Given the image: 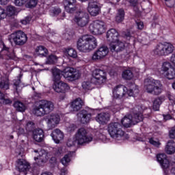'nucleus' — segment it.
I'll return each instance as SVG.
<instances>
[{"instance_id":"23","label":"nucleus","mask_w":175,"mask_h":175,"mask_svg":"<svg viewBox=\"0 0 175 175\" xmlns=\"http://www.w3.org/2000/svg\"><path fill=\"white\" fill-rule=\"evenodd\" d=\"M16 167L19 172H27V170H29L31 165H29V163L27 161L19 159L16 161Z\"/></svg>"},{"instance_id":"43","label":"nucleus","mask_w":175,"mask_h":175,"mask_svg":"<svg viewBox=\"0 0 175 175\" xmlns=\"http://www.w3.org/2000/svg\"><path fill=\"white\" fill-rule=\"evenodd\" d=\"M82 88L85 91H88L90 90H92L94 87H92V83L90 81H83L82 83Z\"/></svg>"},{"instance_id":"19","label":"nucleus","mask_w":175,"mask_h":175,"mask_svg":"<svg viewBox=\"0 0 175 175\" xmlns=\"http://www.w3.org/2000/svg\"><path fill=\"white\" fill-rule=\"evenodd\" d=\"M53 88L55 92H62V94H65V92H68L70 88L66 83L59 81L57 83H53Z\"/></svg>"},{"instance_id":"4","label":"nucleus","mask_w":175,"mask_h":175,"mask_svg":"<svg viewBox=\"0 0 175 175\" xmlns=\"http://www.w3.org/2000/svg\"><path fill=\"white\" fill-rule=\"evenodd\" d=\"M159 162L164 172L165 175H175V161H170L165 153H160L157 155Z\"/></svg>"},{"instance_id":"8","label":"nucleus","mask_w":175,"mask_h":175,"mask_svg":"<svg viewBox=\"0 0 175 175\" xmlns=\"http://www.w3.org/2000/svg\"><path fill=\"white\" fill-rule=\"evenodd\" d=\"M173 50H174L173 44L170 43H160L154 47L153 53L155 55H169V54H172L173 53Z\"/></svg>"},{"instance_id":"56","label":"nucleus","mask_w":175,"mask_h":175,"mask_svg":"<svg viewBox=\"0 0 175 175\" xmlns=\"http://www.w3.org/2000/svg\"><path fill=\"white\" fill-rule=\"evenodd\" d=\"M132 31L131 30H126V31H124L123 33V35L126 37V38H132V36H133L132 35Z\"/></svg>"},{"instance_id":"39","label":"nucleus","mask_w":175,"mask_h":175,"mask_svg":"<svg viewBox=\"0 0 175 175\" xmlns=\"http://www.w3.org/2000/svg\"><path fill=\"white\" fill-rule=\"evenodd\" d=\"M162 102L163 99L161 97L154 99L153 101V110H154V111H158V110H159V107L162 104Z\"/></svg>"},{"instance_id":"49","label":"nucleus","mask_w":175,"mask_h":175,"mask_svg":"<svg viewBox=\"0 0 175 175\" xmlns=\"http://www.w3.org/2000/svg\"><path fill=\"white\" fill-rule=\"evenodd\" d=\"M149 143L150 144H152V146H154L155 147H159V146H161V143H159V141L154 139V138L149 139Z\"/></svg>"},{"instance_id":"52","label":"nucleus","mask_w":175,"mask_h":175,"mask_svg":"<svg viewBox=\"0 0 175 175\" xmlns=\"http://www.w3.org/2000/svg\"><path fill=\"white\" fill-rule=\"evenodd\" d=\"M7 14L6 12H5V9L0 7V20L5 18Z\"/></svg>"},{"instance_id":"11","label":"nucleus","mask_w":175,"mask_h":175,"mask_svg":"<svg viewBox=\"0 0 175 175\" xmlns=\"http://www.w3.org/2000/svg\"><path fill=\"white\" fill-rule=\"evenodd\" d=\"M160 73L168 80L175 79V68L172 66L169 62H165L162 64Z\"/></svg>"},{"instance_id":"26","label":"nucleus","mask_w":175,"mask_h":175,"mask_svg":"<svg viewBox=\"0 0 175 175\" xmlns=\"http://www.w3.org/2000/svg\"><path fill=\"white\" fill-rule=\"evenodd\" d=\"M96 121L101 124V125L107 124L110 121V114L109 113H98L96 117Z\"/></svg>"},{"instance_id":"48","label":"nucleus","mask_w":175,"mask_h":175,"mask_svg":"<svg viewBox=\"0 0 175 175\" xmlns=\"http://www.w3.org/2000/svg\"><path fill=\"white\" fill-rule=\"evenodd\" d=\"M7 12L10 16H13L16 13V8L12 5H9L7 8Z\"/></svg>"},{"instance_id":"41","label":"nucleus","mask_w":175,"mask_h":175,"mask_svg":"<svg viewBox=\"0 0 175 175\" xmlns=\"http://www.w3.org/2000/svg\"><path fill=\"white\" fill-rule=\"evenodd\" d=\"M66 53L71 58H77V51H76L73 48L66 49Z\"/></svg>"},{"instance_id":"30","label":"nucleus","mask_w":175,"mask_h":175,"mask_svg":"<svg viewBox=\"0 0 175 175\" xmlns=\"http://www.w3.org/2000/svg\"><path fill=\"white\" fill-rule=\"evenodd\" d=\"M66 2L67 4L65 5L64 8L68 13H73V12L77 9V8L75 6L76 0H66Z\"/></svg>"},{"instance_id":"38","label":"nucleus","mask_w":175,"mask_h":175,"mask_svg":"<svg viewBox=\"0 0 175 175\" xmlns=\"http://www.w3.org/2000/svg\"><path fill=\"white\" fill-rule=\"evenodd\" d=\"M122 77L124 80H132L133 79V72L131 70H125L123 71Z\"/></svg>"},{"instance_id":"13","label":"nucleus","mask_w":175,"mask_h":175,"mask_svg":"<svg viewBox=\"0 0 175 175\" xmlns=\"http://www.w3.org/2000/svg\"><path fill=\"white\" fill-rule=\"evenodd\" d=\"M105 22L99 20L92 22L89 25V31L93 35H102L105 31Z\"/></svg>"},{"instance_id":"44","label":"nucleus","mask_w":175,"mask_h":175,"mask_svg":"<svg viewBox=\"0 0 175 175\" xmlns=\"http://www.w3.org/2000/svg\"><path fill=\"white\" fill-rule=\"evenodd\" d=\"M57 60H58V58L57 57V56L54 55H51L49 56L46 63L48 64L49 65H53V64H55V62H57Z\"/></svg>"},{"instance_id":"32","label":"nucleus","mask_w":175,"mask_h":175,"mask_svg":"<svg viewBox=\"0 0 175 175\" xmlns=\"http://www.w3.org/2000/svg\"><path fill=\"white\" fill-rule=\"evenodd\" d=\"M34 152L37 154V156L34 157L35 161L40 159L42 162H44V159H47V153L44 150H35Z\"/></svg>"},{"instance_id":"45","label":"nucleus","mask_w":175,"mask_h":175,"mask_svg":"<svg viewBox=\"0 0 175 175\" xmlns=\"http://www.w3.org/2000/svg\"><path fill=\"white\" fill-rule=\"evenodd\" d=\"M28 0H14L16 6H27Z\"/></svg>"},{"instance_id":"46","label":"nucleus","mask_w":175,"mask_h":175,"mask_svg":"<svg viewBox=\"0 0 175 175\" xmlns=\"http://www.w3.org/2000/svg\"><path fill=\"white\" fill-rule=\"evenodd\" d=\"M38 5V0H29L26 4V8H35Z\"/></svg>"},{"instance_id":"14","label":"nucleus","mask_w":175,"mask_h":175,"mask_svg":"<svg viewBox=\"0 0 175 175\" xmlns=\"http://www.w3.org/2000/svg\"><path fill=\"white\" fill-rule=\"evenodd\" d=\"M75 140H77V146H79L92 142V137L87 135V130L85 129L81 128L75 135Z\"/></svg>"},{"instance_id":"33","label":"nucleus","mask_w":175,"mask_h":175,"mask_svg":"<svg viewBox=\"0 0 175 175\" xmlns=\"http://www.w3.org/2000/svg\"><path fill=\"white\" fill-rule=\"evenodd\" d=\"M36 53L37 55H40V57H46L49 51L43 46H38L36 48Z\"/></svg>"},{"instance_id":"20","label":"nucleus","mask_w":175,"mask_h":175,"mask_svg":"<svg viewBox=\"0 0 175 175\" xmlns=\"http://www.w3.org/2000/svg\"><path fill=\"white\" fill-rule=\"evenodd\" d=\"M109 49L112 53H114V51L116 53H120V51H122L125 49V44L118 40L109 44Z\"/></svg>"},{"instance_id":"28","label":"nucleus","mask_w":175,"mask_h":175,"mask_svg":"<svg viewBox=\"0 0 175 175\" xmlns=\"http://www.w3.org/2000/svg\"><path fill=\"white\" fill-rule=\"evenodd\" d=\"M62 77V71L58 68H52V80L53 84L59 83L61 77Z\"/></svg>"},{"instance_id":"2","label":"nucleus","mask_w":175,"mask_h":175,"mask_svg":"<svg viewBox=\"0 0 175 175\" xmlns=\"http://www.w3.org/2000/svg\"><path fill=\"white\" fill-rule=\"evenodd\" d=\"M147 109L143 105L135 106L131 110V116H124L121 122L124 128H130L131 125H135L140 121H143V111Z\"/></svg>"},{"instance_id":"27","label":"nucleus","mask_w":175,"mask_h":175,"mask_svg":"<svg viewBox=\"0 0 175 175\" xmlns=\"http://www.w3.org/2000/svg\"><path fill=\"white\" fill-rule=\"evenodd\" d=\"M44 137V133L43 132L42 129H36L34 131H33V139L35 140V142H38V143H40L43 142Z\"/></svg>"},{"instance_id":"64","label":"nucleus","mask_w":175,"mask_h":175,"mask_svg":"<svg viewBox=\"0 0 175 175\" xmlns=\"http://www.w3.org/2000/svg\"><path fill=\"white\" fill-rule=\"evenodd\" d=\"M42 175H51V173L50 172H44L42 174Z\"/></svg>"},{"instance_id":"29","label":"nucleus","mask_w":175,"mask_h":175,"mask_svg":"<svg viewBox=\"0 0 175 175\" xmlns=\"http://www.w3.org/2000/svg\"><path fill=\"white\" fill-rule=\"evenodd\" d=\"M83 104L84 102H83V100H81V98H78L71 103L70 106L73 111H79V110H80V109L83 107Z\"/></svg>"},{"instance_id":"22","label":"nucleus","mask_w":175,"mask_h":175,"mask_svg":"<svg viewBox=\"0 0 175 175\" xmlns=\"http://www.w3.org/2000/svg\"><path fill=\"white\" fill-rule=\"evenodd\" d=\"M78 120L81 122V124H88L91 120V113H90L87 110L83 109L78 114Z\"/></svg>"},{"instance_id":"40","label":"nucleus","mask_w":175,"mask_h":175,"mask_svg":"<svg viewBox=\"0 0 175 175\" xmlns=\"http://www.w3.org/2000/svg\"><path fill=\"white\" fill-rule=\"evenodd\" d=\"M12 100L5 98V94L0 92V104L1 105H10Z\"/></svg>"},{"instance_id":"1","label":"nucleus","mask_w":175,"mask_h":175,"mask_svg":"<svg viewBox=\"0 0 175 175\" xmlns=\"http://www.w3.org/2000/svg\"><path fill=\"white\" fill-rule=\"evenodd\" d=\"M139 94V86L134 85L132 89L128 90L124 85H116L112 89L113 103H117L119 100H122L128 96H136Z\"/></svg>"},{"instance_id":"16","label":"nucleus","mask_w":175,"mask_h":175,"mask_svg":"<svg viewBox=\"0 0 175 175\" xmlns=\"http://www.w3.org/2000/svg\"><path fill=\"white\" fill-rule=\"evenodd\" d=\"M109 54L107 46H101L95 51L92 56V61H100Z\"/></svg>"},{"instance_id":"42","label":"nucleus","mask_w":175,"mask_h":175,"mask_svg":"<svg viewBox=\"0 0 175 175\" xmlns=\"http://www.w3.org/2000/svg\"><path fill=\"white\" fill-rule=\"evenodd\" d=\"M0 88L1 90H9V79L5 78L0 82Z\"/></svg>"},{"instance_id":"54","label":"nucleus","mask_w":175,"mask_h":175,"mask_svg":"<svg viewBox=\"0 0 175 175\" xmlns=\"http://www.w3.org/2000/svg\"><path fill=\"white\" fill-rule=\"evenodd\" d=\"M170 139H175V126L172 127L169 133Z\"/></svg>"},{"instance_id":"61","label":"nucleus","mask_w":175,"mask_h":175,"mask_svg":"<svg viewBox=\"0 0 175 175\" xmlns=\"http://www.w3.org/2000/svg\"><path fill=\"white\" fill-rule=\"evenodd\" d=\"M9 0H0V5H8Z\"/></svg>"},{"instance_id":"55","label":"nucleus","mask_w":175,"mask_h":175,"mask_svg":"<svg viewBox=\"0 0 175 175\" xmlns=\"http://www.w3.org/2000/svg\"><path fill=\"white\" fill-rule=\"evenodd\" d=\"M33 122H28L27 123V126H26V129H27V131H31V129H32L33 128Z\"/></svg>"},{"instance_id":"3","label":"nucleus","mask_w":175,"mask_h":175,"mask_svg":"<svg viewBox=\"0 0 175 175\" xmlns=\"http://www.w3.org/2000/svg\"><path fill=\"white\" fill-rule=\"evenodd\" d=\"M98 46V41L94 36L85 35L77 41V49L81 53H89Z\"/></svg>"},{"instance_id":"34","label":"nucleus","mask_w":175,"mask_h":175,"mask_svg":"<svg viewBox=\"0 0 175 175\" xmlns=\"http://www.w3.org/2000/svg\"><path fill=\"white\" fill-rule=\"evenodd\" d=\"M165 152L167 154H172L175 153V142L174 141H169L165 147Z\"/></svg>"},{"instance_id":"51","label":"nucleus","mask_w":175,"mask_h":175,"mask_svg":"<svg viewBox=\"0 0 175 175\" xmlns=\"http://www.w3.org/2000/svg\"><path fill=\"white\" fill-rule=\"evenodd\" d=\"M165 5L168 8H173L175 5V1L174 0H165Z\"/></svg>"},{"instance_id":"21","label":"nucleus","mask_w":175,"mask_h":175,"mask_svg":"<svg viewBox=\"0 0 175 175\" xmlns=\"http://www.w3.org/2000/svg\"><path fill=\"white\" fill-rule=\"evenodd\" d=\"M88 11L91 16L95 17L99 14L100 8H99V5H98V3H96V1H90L88 4Z\"/></svg>"},{"instance_id":"58","label":"nucleus","mask_w":175,"mask_h":175,"mask_svg":"<svg viewBox=\"0 0 175 175\" xmlns=\"http://www.w3.org/2000/svg\"><path fill=\"white\" fill-rule=\"evenodd\" d=\"M68 174V170L66 168L64 167L60 171V175H66Z\"/></svg>"},{"instance_id":"6","label":"nucleus","mask_w":175,"mask_h":175,"mask_svg":"<svg viewBox=\"0 0 175 175\" xmlns=\"http://www.w3.org/2000/svg\"><path fill=\"white\" fill-rule=\"evenodd\" d=\"M162 83L159 80L147 78L144 81V89L148 94L159 95L162 92Z\"/></svg>"},{"instance_id":"24","label":"nucleus","mask_w":175,"mask_h":175,"mask_svg":"<svg viewBox=\"0 0 175 175\" xmlns=\"http://www.w3.org/2000/svg\"><path fill=\"white\" fill-rule=\"evenodd\" d=\"M51 136L56 144H59V142H61V140H64V133L58 129L52 131Z\"/></svg>"},{"instance_id":"7","label":"nucleus","mask_w":175,"mask_h":175,"mask_svg":"<svg viewBox=\"0 0 175 175\" xmlns=\"http://www.w3.org/2000/svg\"><path fill=\"white\" fill-rule=\"evenodd\" d=\"M109 135L115 140H124L125 132L122 131V125L119 122H111L108 124Z\"/></svg>"},{"instance_id":"57","label":"nucleus","mask_w":175,"mask_h":175,"mask_svg":"<svg viewBox=\"0 0 175 175\" xmlns=\"http://www.w3.org/2000/svg\"><path fill=\"white\" fill-rule=\"evenodd\" d=\"M136 24L138 29H143L144 28V23H143V22L137 21Z\"/></svg>"},{"instance_id":"36","label":"nucleus","mask_w":175,"mask_h":175,"mask_svg":"<svg viewBox=\"0 0 175 175\" xmlns=\"http://www.w3.org/2000/svg\"><path fill=\"white\" fill-rule=\"evenodd\" d=\"M75 152H70L67 154H66L61 160V163L64 166H68L69 162H70V158L73 156Z\"/></svg>"},{"instance_id":"15","label":"nucleus","mask_w":175,"mask_h":175,"mask_svg":"<svg viewBox=\"0 0 175 175\" xmlns=\"http://www.w3.org/2000/svg\"><path fill=\"white\" fill-rule=\"evenodd\" d=\"M45 121L49 129H54L58 126L59 122L61 121V118L59 115L55 113H51L46 116Z\"/></svg>"},{"instance_id":"37","label":"nucleus","mask_w":175,"mask_h":175,"mask_svg":"<svg viewBox=\"0 0 175 175\" xmlns=\"http://www.w3.org/2000/svg\"><path fill=\"white\" fill-rule=\"evenodd\" d=\"M125 17V12L123 9H119L118 10L117 15L116 16V23H122L124 21V18Z\"/></svg>"},{"instance_id":"47","label":"nucleus","mask_w":175,"mask_h":175,"mask_svg":"<svg viewBox=\"0 0 175 175\" xmlns=\"http://www.w3.org/2000/svg\"><path fill=\"white\" fill-rule=\"evenodd\" d=\"M77 145V140H76V138L70 139L67 142V146L68 147H73V146Z\"/></svg>"},{"instance_id":"12","label":"nucleus","mask_w":175,"mask_h":175,"mask_svg":"<svg viewBox=\"0 0 175 175\" xmlns=\"http://www.w3.org/2000/svg\"><path fill=\"white\" fill-rule=\"evenodd\" d=\"M107 80V74L103 70L96 69L93 71L92 83L96 84V85H100L106 83Z\"/></svg>"},{"instance_id":"63","label":"nucleus","mask_w":175,"mask_h":175,"mask_svg":"<svg viewBox=\"0 0 175 175\" xmlns=\"http://www.w3.org/2000/svg\"><path fill=\"white\" fill-rule=\"evenodd\" d=\"M164 117V120H165V121H167L168 120H172V116L170 115H165L163 116Z\"/></svg>"},{"instance_id":"50","label":"nucleus","mask_w":175,"mask_h":175,"mask_svg":"<svg viewBox=\"0 0 175 175\" xmlns=\"http://www.w3.org/2000/svg\"><path fill=\"white\" fill-rule=\"evenodd\" d=\"M31 20H32V17L27 16L25 19L21 21V23L23 24V25H27V24H29V23H31Z\"/></svg>"},{"instance_id":"60","label":"nucleus","mask_w":175,"mask_h":175,"mask_svg":"<svg viewBox=\"0 0 175 175\" xmlns=\"http://www.w3.org/2000/svg\"><path fill=\"white\" fill-rule=\"evenodd\" d=\"M170 61L172 64H173V65L175 66V53L172 55Z\"/></svg>"},{"instance_id":"18","label":"nucleus","mask_w":175,"mask_h":175,"mask_svg":"<svg viewBox=\"0 0 175 175\" xmlns=\"http://www.w3.org/2000/svg\"><path fill=\"white\" fill-rule=\"evenodd\" d=\"M3 54H5L3 55ZM1 55H3V59H14V51L13 49L6 46L5 44H3V49L1 51Z\"/></svg>"},{"instance_id":"62","label":"nucleus","mask_w":175,"mask_h":175,"mask_svg":"<svg viewBox=\"0 0 175 175\" xmlns=\"http://www.w3.org/2000/svg\"><path fill=\"white\" fill-rule=\"evenodd\" d=\"M130 3L132 6H136V5H137V1L136 0H130Z\"/></svg>"},{"instance_id":"59","label":"nucleus","mask_w":175,"mask_h":175,"mask_svg":"<svg viewBox=\"0 0 175 175\" xmlns=\"http://www.w3.org/2000/svg\"><path fill=\"white\" fill-rule=\"evenodd\" d=\"M18 135H24L25 133V131L23 128H19L17 131Z\"/></svg>"},{"instance_id":"35","label":"nucleus","mask_w":175,"mask_h":175,"mask_svg":"<svg viewBox=\"0 0 175 175\" xmlns=\"http://www.w3.org/2000/svg\"><path fill=\"white\" fill-rule=\"evenodd\" d=\"M14 107L16 109V111H20L21 113H24V111H25L27 109V106H25V104L20 101H16L14 103Z\"/></svg>"},{"instance_id":"10","label":"nucleus","mask_w":175,"mask_h":175,"mask_svg":"<svg viewBox=\"0 0 175 175\" xmlns=\"http://www.w3.org/2000/svg\"><path fill=\"white\" fill-rule=\"evenodd\" d=\"M10 40H12L16 46H24L28 40L27 34L23 31H16L9 36Z\"/></svg>"},{"instance_id":"9","label":"nucleus","mask_w":175,"mask_h":175,"mask_svg":"<svg viewBox=\"0 0 175 175\" xmlns=\"http://www.w3.org/2000/svg\"><path fill=\"white\" fill-rule=\"evenodd\" d=\"M72 21H74V23H75L78 27L83 28V27L88 25V23H90V16L87 14V12L79 11L75 13Z\"/></svg>"},{"instance_id":"53","label":"nucleus","mask_w":175,"mask_h":175,"mask_svg":"<svg viewBox=\"0 0 175 175\" xmlns=\"http://www.w3.org/2000/svg\"><path fill=\"white\" fill-rule=\"evenodd\" d=\"M52 16H58V14H59V13H61V9L59 8H54L52 10Z\"/></svg>"},{"instance_id":"5","label":"nucleus","mask_w":175,"mask_h":175,"mask_svg":"<svg viewBox=\"0 0 175 175\" xmlns=\"http://www.w3.org/2000/svg\"><path fill=\"white\" fill-rule=\"evenodd\" d=\"M54 110V104L51 101L42 100L39 103V105L34 107L32 113L38 117L49 114Z\"/></svg>"},{"instance_id":"25","label":"nucleus","mask_w":175,"mask_h":175,"mask_svg":"<svg viewBox=\"0 0 175 175\" xmlns=\"http://www.w3.org/2000/svg\"><path fill=\"white\" fill-rule=\"evenodd\" d=\"M118 31L115 29H111L107 32V40L110 43L117 42L118 40Z\"/></svg>"},{"instance_id":"17","label":"nucleus","mask_w":175,"mask_h":175,"mask_svg":"<svg viewBox=\"0 0 175 175\" xmlns=\"http://www.w3.org/2000/svg\"><path fill=\"white\" fill-rule=\"evenodd\" d=\"M62 75L64 79H72V80H77L79 79V71L72 67H66L63 71Z\"/></svg>"},{"instance_id":"31","label":"nucleus","mask_w":175,"mask_h":175,"mask_svg":"<svg viewBox=\"0 0 175 175\" xmlns=\"http://www.w3.org/2000/svg\"><path fill=\"white\" fill-rule=\"evenodd\" d=\"M23 88H24V84L21 83V80L20 79H14L13 84V89L14 90V92L18 95V93L23 91Z\"/></svg>"}]
</instances>
